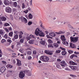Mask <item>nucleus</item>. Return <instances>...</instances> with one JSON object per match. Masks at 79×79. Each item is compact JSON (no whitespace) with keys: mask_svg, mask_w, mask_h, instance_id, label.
<instances>
[{"mask_svg":"<svg viewBox=\"0 0 79 79\" xmlns=\"http://www.w3.org/2000/svg\"><path fill=\"white\" fill-rule=\"evenodd\" d=\"M17 8H20V6L19 5H18L17 6Z\"/></svg>","mask_w":79,"mask_h":79,"instance_id":"obj_64","label":"nucleus"},{"mask_svg":"<svg viewBox=\"0 0 79 79\" xmlns=\"http://www.w3.org/2000/svg\"><path fill=\"white\" fill-rule=\"evenodd\" d=\"M25 71H21L19 74V77L20 79H23L25 76Z\"/></svg>","mask_w":79,"mask_h":79,"instance_id":"obj_3","label":"nucleus"},{"mask_svg":"<svg viewBox=\"0 0 79 79\" xmlns=\"http://www.w3.org/2000/svg\"><path fill=\"white\" fill-rule=\"evenodd\" d=\"M63 23V21H60V23H60V24H62V23Z\"/></svg>","mask_w":79,"mask_h":79,"instance_id":"obj_63","label":"nucleus"},{"mask_svg":"<svg viewBox=\"0 0 79 79\" xmlns=\"http://www.w3.org/2000/svg\"><path fill=\"white\" fill-rule=\"evenodd\" d=\"M19 38H20V39H21V38L23 37V36H22V35L20 34L19 35Z\"/></svg>","mask_w":79,"mask_h":79,"instance_id":"obj_59","label":"nucleus"},{"mask_svg":"<svg viewBox=\"0 0 79 79\" xmlns=\"http://www.w3.org/2000/svg\"><path fill=\"white\" fill-rule=\"evenodd\" d=\"M28 10H29V11H31V8L30 7L28 8Z\"/></svg>","mask_w":79,"mask_h":79,"instance_id":"obj_57","label":"nucleus"},{"mask_svg":"<svg viewBox=\"0 0 79 79\" xmlns=\"http://www.w3.org/2000/svg\"><path fill=\"white\" fill-rule=\"evenodd\" d=\"M70 68L72 70H73V71H75L77 69V66H70Z\"/></svg>","mask_w":79,"mask_h":79,"instance_id":"obj_11","label":"nucleus"},{"mask_svg":"<svg viewBox=\"0 0 79 79\" xmlns=\"http://www.w3.org/2000/svg\"><path fill=\"white\" fill-rule=\"evenodd\" d=\"M32 24V22L31 21H29L28 23V25L30 26V25H31Z\"/></svg>","mask_w":79,"mask_h":79,"instance_id":"obj_37","label":"nucleus"},{"mask_svg":"<svg viewBox=\"0 0 79 79\" xmlns=\"http://www.w3.org/2000/svg\"><path fill=\"white\" fill-rule=\"evenodd\" d=\"M27 54L28 55H31V52L28 51L27 52Z\"/></svg>","mask_w":79,"mask_h":79,"instance_id":"obj_46","label":"nucleus"},{"mask_svg":"<svg viewBox=\"0 0 79 79\" xmlns=\"http://www.w3.org/2000/svg\"><path fill=\"white\" fill-rule=\"evenodd\" d=\"M40 43L41 44H42V45H45V41L44 40H41L40 41Z\"/></svg>","mask_w":79,"mask_h":79,"instance_id":"obj_21","label":"nucleus"},{"mask_svg":"<svg viewBox=\"0 0 79 79\" xmlns=\"http://www.w3.org/2000/svg\"><path fill=\"white\" fill-rule=\"evenodd\" d=\"M27 76H31V73H28L27 74Z\"/></svg>","mask_w":79,"mask_h":79,"instance_id":"obj_44","label":"nucleus"},{"mask_svg":"<svg viewBox=\"0 0 79 79\" xmlns=\"http://www.w3.org/2000/svg\"><path fill=\"white\" fill-rule=\"evenodd\" d=\"M28 11H29L28 10H25V11H23V12L24 13H26V14H27V13H28Z\"/></svg>","mask_w":79,"mask_h":79,"instance_id":"obj_45","label":"nucleus"},{"mask_svg":"<svg viewBox=\"0 0 79 79\" xmlns=\"http://www.w3.org/2000/svg\"><path fill=\"white\" fill-rule=\"evenodd\" d=\"M13 32H10L9 33V35L10 37H12L13 36Z\"/></svg>","mask_w":79,"mask_h":79,"instance_id":"obj_28","label":"nucleus"},{"mask_svg":"<svg viewBox=\"0 0 79 79\" xmlns=\"http://www.w3.org/2000/svg\"><path fill=\"white\" fill-rule=\"evenodd\" d=\"M68 52L69 53H70V54H71L74 52L72 50H69L68 51Z\"/></svg>","mask_w":79,"mask_h":79,"instance_id":"obj_36","label":"nucleus"},{"mask_svg":"<svg viewBox=\"0 0 79 79\" xmlns=\"http://www.w3.org/2000/svg\"><path fill=\"white\" fill-rule=\"evenodd\" d=\"M14 33L16 34H18L19 33V32L18 31H14Z\"/></svg>","mask_w":79,"mask_h":79,"instance_id":"obj_48","label":"nucleus"},{"mask_svg":"<svg viewBox=\"0 0 79 79\" xmlns=\"http://www.w3.org/2000/svg\"><path fill=\"white\" fill-rule=\"evenodd\" d=\"M6 12L7 13H11L12 11L11 10V9L9 7H6Z\"/></svg>","mask_w":79,"mask_h":79,"instance_id":"obj_6","label":"nucleus"},{"mask_svg":"<svg viewBox=\"0 0 79 79\" xmlns=\"http://www.w3.org/2000/svg\"><path fill=\"white\" fill-rule=\"evenodd\" d=\"M61 52V51L60 50H57L56 51V53H60Z\"/></svg>","mask_w":79,"mask_h":79,"instance_id":"obj_43","label":"nucleus"},{"mask_svg":"<svg viewBox=\"0 0 79 79\" xmlns=\"http://www.w3.org/2000/svg\"><path fill=\"white\" fill-rule=\"evenodd\" d=\"M40 60L43 61L47 62L49 60V58L47 56H42L40 58Z\"/></svg>","mask_w":79,"mask_h":79,"instance_id":"obj_2","label":"nucleus"},{"mask_svg":"<svg viewBox=\"0 0 79 79\" xmlns=\"http://www.w3.org/2000/svg\"><path fill=\"white\" fill-rule=\"evenodd\" d=\"M32 0H31L30 2V5H32Z\"/></svg>","mask_w":79,"mask_h":79,"instance_id":"obj_50","label":"nucleus"},{"mask_svg":"<svg viewBox=\"0 0 79 79\" xmlns=\"http://www.w3.org/2000/svg\"><path fill=\"white\" fill-rule=\"evenodd\" d=\"M65 70L66 71H70V70H69V69L68 68L65 69Z\"/></svg>","mask_w":79,"mask_h":79,"instance_id":"obj_58","label":"nucleus"},{"mask_svg":"<svg viewBox=\"0 0 79 79\" xmlns=\"http://www.w3.org/2000/svg\"><path fill=\"white\" fill-rule=\"evenodd\" d=\"M36 53H37V52L36 51H33V55H36Z\"/></svg>","mask_w":79,"mask_h":79,"instance_id":"obj_42","label":"nucleus"},{"mask_svg":"<svg viewBox=\"0 0 79 79\" xmlns=\"http://www.w3.org/2000/svg\"><path fill=\"white\" fill-rule=\"evenodd\" d=\"M78 37H75L74 38L72 37H70V40L71 42H73L74 43H76L78 41Z\"/></svg>","mask_w":79,"mask_h":79,"instance_id":"obj_4","label":"nucleus"},{"mask_svg":"<svg viewBox=\"0 0 79 79\" xmlns=\"http://www.w3.org/2000/svg\"><path fill=\"white\" fill-rule=\"evenodd\" d=\"M61 64H66V63H65V61H62L61 62Z\"/></svg>","mask_w":79,"mask_h":79,"instance_id":"obj_41","label":"nucleus"},{"mask_svg":"<svg viewBox=\"0 0 79 79\" xmlns=\"http://www.w3.org/2000/svg\"><path fill=\"white\" fill-rule=\"evenodd\" d=\"M45 53H47V54H48V55H53L52 52H49L48 50H45Z\"/></svg>","mask_w":79,"mask_h":79,"instance_id":"obj_9","label":"nucleus"},{"mask_svg":"<svg viewBox=\"0 0 79 79\" xmlns=\"http://www.w3.org/2000/svg\"><path fill=\"white\" fill-rule=\"evenodd\" d=\"M35 34L36 35H40V37H44L45 35L44 32L40 30L39 28H37L35 32Z\"/></svg>","mask_w":79,"mask_h":79,"instance_id":"obj_1","label":"nucleus"},{"mask_svg":"<svg viewBox=\"0 0 79 79\" xmlns=\"http://www.w3.org/2000/svg\"><path fill=\"white\" fill-rule=\"evenodd\" d=\"M63 44H65V45H66L67 46H68V43L66 41H64L63 42Z\"/></svg>","mask_w":79,"mask_h":79,"instance_id":"obj_24","label":"nucleus"},{"mask_svg":"<svg viewBox=\"0 0 79 79\" xmlns=\"http://www.w3.org/2000/svg\"><path fill=\"white\" fill-rule=\"evenodd\" d=\"M19 42L21 44L23 43V42H24V39H20V40Z\"/></svg>","mask_w":79,"mask_h":79,"instance_id":"obj_31","label":"nucleus"},{"mask_svg":"<svg viewBox=\"0 0 79 79\" xmlns=\"http://www.w3.org/2000/svg\"><path fill=\"white\" fill-rule=\"evenodd\" d=\"M68 27L69 28H71V29H74V28L72 26H71V24H68Z\"/></svg>","mask_w":79,"mask_h":79,"instance_id":"obj_29","label":"nucleus"},{"mask_svg":"<svg viewBox=\"0 0 79 79\" xmlns=\"http://www.w3.org/2000/svg\"><path fill=\"white\" fill-rule=\"evenodd\" d=\"M64 33V32H63V31H59V32H56V34H63Z\"/></svg>","mask_w":79,"mask_h":79,"instance_id":"obj_27","label":"nucleus"},{"mask_svg":"<svg viewBox=\"0 0 79 79\" xmlns=\"http://www.w3.org/2000/svg\"><path fill=\"white\" fill-rule=\"evenodd\" d=\"M6 20V18L4 16H2L0 17V21H5Z\"/></svg>","mask_w":79,"mask_h":79,"instance_id":"obj_8","label":"nucleus"},{"mask_svg":"<svg viewBox=\"0 0 79 79\" xmlns=\"http://www.w3.org/2000/svg\"><path fill=\"white\" fill-rule=\"evenodd\" d=\"M73 57H76L77 58L78 57L77 55L72 54L70 56V59H73Z\"/></svg>","mask_w":79,"mask_h":79,"instance_id":"obj_16","label":"nucleus"},{"mask_svg":"<svg viewBox=\"0 0 79 79\" xmlns=\"http://www.w3.org/2000/svg\"><path fill=\"white\" fill-rule=\"evenodd\" d=\"M28 17L29 19H32V18H33V16H32V14L30 13L28 15Z\"/></svg>","mask_w":79,"mask_h":79,"instance_id":"obj_17","label":"nucleus"},{"mask_svg":"<svg viewBox=\"0 0 79 79\" xmlns=\"http://www.w3.org/2000/svg\"><path fill=\"white\" fill-rule=\"evenodd\" d=\"M21 43L20 42H18L17 43V45H21Z\"/></svg>","mask_w":79,"mask_h":79,"instance_id":"obj_61","label":"nucleus"},{"mask_svg":"<svg viewBox=\"0 0 79 79\" xmlns=\"http://www.w3.org/2000/svg\"><path fill=\"white\" fill-rule=\"evenodd\" d=\"M31 58H32V57H31V56H30L28 57V60H31Z\"/></svg>","mask_w":79,"mask_h":79,"instance_id":"obj_62","label":"nucleus"},{"mask_svg":"<svg viewBox=\"0 0 79 79\" xmlns=\"http://www.w3.org/2000/svg\"><path fill=\"white\" fill-rule=\"evenodd\" d=\"M14 6L16 7L17 6V2H15L14 3Z\"/></svg>","mask_w":79,"mask_h":79,"instance_id":"obj_34","label":"nucleus"},{"mask_svg":"<svg viewBox=\"0 0 79 79\" xmlns=\"http://www.w3.org/2000/svg\"><path fill=\"white\" fill-rule=\"evenodd\" d=\"M7 41L8 42H9V43H11V40H7Z\"/></svg>","mask_w":79,"mask_h":79,"instance_id":"obj_51","label":"nucleus"},{"mask_svg":"<svg viewBox=\"0 0 79 79\" xmlns=\"http://www.w3.org/2000/svg\"><path fill=\"white\" fill-rule=\"evenodd\" d=\"M49 35L52 36V37H55L56 34L53 33H49Z\"/></svg>","mask_w":79,"mask_h":79,"instance_id":"obj_18","label":"nucleus"},{"mask_svg":"<svg viewBox=\"0 0 79 79\" xmlns=\"http://www.w3.org/2000/svg\"><path fill=\"white\" fill-rule=\"evenodd\" d=\"M48 41L49 44H52L53 43V41H52L50 39L48 40Z\"/></svg>","mask_w":79,"mask_h":79,"instance_id":"obj_33","label":"nucleus"},{"mask_svg":"<svg viewBox=\"0 0 79 79\" xmlns=\"http://www.w3.org/2000/svg\"><path fill=\"white\" fill-rule=\"evenodd\" d=\"M6 42V40L4 39H3L1 40V42L2 43H4V42Z\"/></svg>","mask_w":79,"mask_h":79,"instance_id":"obj_40","label":"nucleus"},{"mask_svg":"<svg viewBox=\"0 0 79 79\" xmlns=\"http://www.w3.org/2000/svg\"><path fill=\"white\" fill-rule=\"evenodd\" d=\"M20 19H21V21L23 23H24V22L25 23H27V20L26 18L21 17V18H20Z\"/></svg>","mask_w":79,"mask_h":79,"instance_id":"obj_5","label":"nucleus"},{"mask_svg":"<svg viewBox=\"0 0 79 79\" xmlns=\"http://www.w3.org/2000/svg\"><path fill=\"white\" fill-rule=\"evenodd\" d=\"M3 37H4L5 39H6V38H7V35H6V34Z\"/></svg>","mask_w":79,"mask_h":79,"instance_id":"obj_49","label":"nucleus"},{"mask_svg":"<svg viewBox=\"0 0 79 79\" xmlns=\"http://www.w3.org/2000/svg\"><path fill=\"white\" fill-rule=\"evenodd\" d=\"M62 41H65L66 40V38L64 37V36L63 35V36L61 38Z\"/></svg>","mask_w":79,"mask_h":79,"instance_id":"obj_25","label":"nucleus"},{"mask_svg":"<svg viewBox=\"0 0 79 79\" xmlns=\"http://www.w3.org/2000/svg\"><path fill=\"white\" fill-rule=\"evenodd\" d=\"M26 39L28 41L29 40H30L31 39V37L30 36H27L26 38Z\"/></svg>","mask_w":79,"mask_h":79,"instance_id":"obj_32","label":"nucleus"},{"mask_svg":"<svg viewBox=\"0 0 79 79\" xmlns=\"http://www.w3.org/2000/svg\"><path fill=\"white\" fill-rule=\"evenodd\" d=\"M4 26H10V24L8 23H6L4 24Z\"/></svg>","mask_w":79,"mask_h":79,"instance_id":"obj_39","label":"nucleus"},{"mask_svg":"<svg viewBox=\"0 0 79 79\" xmlns=\"http://www.w3.org/2000/svg\"><path fill=\"white\" fill-rule=\"evenodd\" d=\"M53 45L54 47H56H56H58V44H57L55 43Z\"/></svg>","mask_w":79,"mask_h":79,"instance_id":"obj_30","label":"nucleus"},{"mask_svg":"<svg viewBox=\"0 0 79 79\" xmlns=\"http://www.w3.org/2000/svg\"><path fill=\"white\" fill-rule=\"evenodd\" d=\"M14 37L15 39H18V35H14Z\"/></svg>","mask_w":79,"mask_h":79,"instance_id":"obj_23","label":"nucleus"},{"mask_svg":"<svg viewBox=\"0 0 79 79\" xmlns=\"http://www.w3.org/2000/svg\"><path fill=\"white\" fill-rule=\"evenodd\" d=\"M6 67L7 68H11L13 67V66L11 65H10V64H8L6 66Z\"/></svg>","mask_w":79,"mask_h":79,"instance_id":"obj_19","label":"nucleus"},{"mask_svg":"<svg viewBox=\"0 0 79 79\" xmlns=\"http://www.w3.org/2000/svg\"><path fill=\"white\" fill-rule=\"evenodd\" d=\"M5 34V33L3 32V30H0V34L1 35H3Z\"/></svg>","mask_w":79,"mask_h":79,"instance_id":"obj_20","label":"nucleus"},{"mask_svg":"<svg viewBox=\"0 0 79 79\" xmlns=\"http://www.w3.org/2000/svg\"><path fill=\"white\" fill-rule=\"evenodd\" d=\"M16 60L17 62V66H21L22 64L21 61L18 59H17Z\"/></svg>","mask_w":79,"mask_h":79,"instance_id":"obj_10","label":"nucleus"},{"mask_svg":"<svg viewBox=\"0 0 79 79\" xmlns=\"http://www.w3.org/2000/svg\"><path fill=\"white\" fill-rule=\"evenodd\" d=\"M74 53H75V54H79V52H77L75 51L74 52Z\"/></svg>","mask_w":79,"mask_h":79,"instance_id":"obj_55","label":"nucleus"},{"mask_svg":"<svg viewBox=\"0 0 79 79\" xmlns=\"http://www.w3.org/2000/svg\"><path fill=\"white\" fill-rule=\"evenodd\" d=\"M69 63L71 65H77V64L76 62H74L73 61H70Z\"/></svg>","mask_w":79,"mask_h":79,"instance_id":"obj_15","label":"nucleus"},{"mask_svg":"<svg viewBox=\"0 0 79 79\" xmlns=\"http://www.w3.org/2000/svg\"><path fill=\"white\" fill-rule=\"evenodd\" d=\"M6 70V68L5 67H2L0 71L1 73H4Z\"/></svg>","mask_w":79,"mask_h":79,"instance_id":"obj_12","label":"nucleus"},{"mask_svg":"<svg viewBox=\"0 0 79 79\" xmlns=\"http://www.w3.org/2000/svg\"><path fill=\"white\" fill-rule=\"evenodd\" d=\"M3 3H2V1L1 0H0V5H2Z\"/></svg>","mask_w":79,"mask_h":79,"instance_id":"obj_60","label":"nucleus"},{"mask_svg":"<svg viewBox=\"0 0 79 79\" xmlns=\"http://www.w3.org/2000/svg\"><path fill=\"white\" fill-rule=\"evenodd\" d=\"M11 62H12L13 63H16V61L15 60V59H13L12 60H11Z\"/></svg>","mask_w":79,"mask_h":79,"instance_id":"obj_38","label":"nucleus"},{"mask_svg":"<svg viewBox=\"0 0 79 79\" xmlns=\"http://www.w3.org/2000/svg\"><path fill=\"white\" fill-rule=\"evenodd\" d=\"M5 30L6 31V32H9V30H8V29H7V28H5Z\"/></svg>","mask_w":79,"mask_h":79,"instance_id":"obj_52","label":"nucleus"},{"mask_svg":"<svg viewBox=\"0 0 79 79\" xmlns=\"http://www.w3.org/2000/svg\"><path fill=\"white\" fill-rule=\"evenodd\" d=\"M2 62L3 64H6V62L5 61H2Z\"/></svg>","mask_w":79,"mask_h":79,"instance_id":"obj_53","label":"nucleus"},{"mask_svg":"<svg viewBox=\"0 0 79 79\" xmlns=\"http://www.w3.org/2000/svg\"><path fill=\"white\" fill-rule=\"evenodd\" d=\"M60 49H61L62 50H64V51H65L66 50V49L64 48H63L61 47H60Z\"/></svg>","mask_w":79,"mask_h":79,"instance_id":"obj_47","label":"nucleus"},{"mask_svg":"<svg viewBox=\"0 0 79 79\" xmlns=\"http://www.w3.org/2000/svg\"><path fill=\"white\" fill-rule=\"evenodd\" d=\"M28 42L30 44H34V40H30Z\"/></svg>","mask_w":79,"mask_h":79,"instance_id":"obj_22","label":"nucleus"},{"mask_svg":"<svg viewBox=\"0 0 79 79\" xmlns=\"http://www.w3.org/2000/svg\"><path fill=\"white\" fill-rule=\"evenodd\" d=\"M60 65L62 67H64V65L61 64H56V67L57 68H58L59 69H60L61 68V66H60Z\"/></svg>","mask_w":79,"mask_h":79,"instance_id":"obj_7","label":"nucleus"},{"mask_svg":"<svg viewBox=\"0 0 79 79\" xmlns=\"http://www.w3.org/2000/svg\"><path fill=\"white\" fill-rule=\"evenodd\" d=\"M48 47H53V46H52V44H50L48 46Z\"/></svg>","mask_w":79,"mask_h":79,"instance_id":"obj_56","label":"nucleus"},{"mask_svg":"<svg viewBox=\"0 0 79 79\" xmlns=\"http://www.w3.org/2000/svg\"><path fill=\"white\" fill-rule=\"evenodd\" d=\"M70 46L71 48H76V46L75 45L71 43H70Z\"/></svg>","mask_w":79,"mask_h":79,"instance_id":"obj_14","label":"nucleus"},{"mask_svg":"<svg viewBox=\"0 0 79 79\" xmlns=\"http://www.w3.org/2000/svg\"><path fill=\"white\" fill-rule=\"evenodd\" d=\"M8 29L9 31H12V28H11V27L8 28Z\"/></svg>","mask_w":79,"mask_h":79,"instance_id":"obj_54","label":"nucleus"},{"mask_svg":"<svg viewBox=\"0 0 79 79\" xmlns=\"http://www.w3.org/2000/svg\"><path fill=\"white\" fill-rule=\"evenodd\" d=\"M61 54L62 55H65L66 54V52L65 51H62Z\"/></svg>","mask_w":79,"mask_h":79,"instance_id":"obj_26","label":"nucleus"},{"mask_svg":"<svg viewBox=\"0 0 79 79\" xmlns=\"http://www.w3.org/2000/svg\"><path fill=\"white\" fill-rule=\"evenodd\" d=\"M4 3L6 5H8L10 4V1L8 0H5L4 1Z\"/></svg>","mask_w":79,"mask_h":79,"instance_id":"obj_13","label":"nucleus"},{"mask_svg":"<svg viewBox=\"0 0 79 79\" xmlns=\"http://www.w3.org/2000/svg\"><path fill=\"white\" fill-rule=\"evenodd\" d=\"M26 6V5H25V4H24V3H23L22 4V9H24V8H25V7Z\"/></svg>","mask_w":79,"mask_h":79,"instance_id":"obj_35","label":"nucleus"}]
</instances>
